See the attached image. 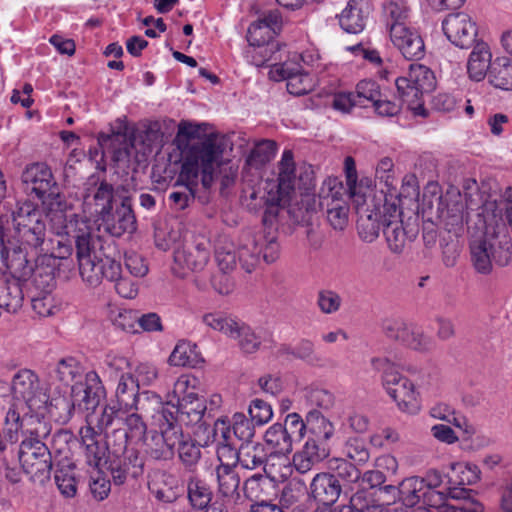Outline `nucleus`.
I'll list each match as a JSON object with an SVG mask.
<instances>
[{
  "label": "nucleus",
  "mask_w": 512,
  "mask_h": 512,
  "mask_svg": "<svg viewBox=\"0 0 512 512\" xmlns=\"http://www.w3.org/2000/svg\"><path fill=\"white\" fill-rule=\"evenodd\" d=\"M225 148V137L211 133L187 149L174 190L168 196L172 209L183 211L194 203L200 172L203 186L210 185L215 166L220 164Z\"/></svg>",
  "instance_id": "nucleus-1"
},
{
  "label": "nucleus",
  "mask_w": 512,
  "mask_h": 512,
  "mask_svg": "<svg viewBox=\"0 0 512 512\" xmlns=\"http://www.w3.org/2000/svg\"><path fill=\"white\" fill-rule=\"evenodd\" d=\"M50 422L37 415H22L23 440L18 458L23 471L32 481L43 482L50 478L53 466L51 452L44 440L50 435Z\"/></svg>",
  "instance_id": "nucleus-2"
},
{
  "label": "nucleus",
  "mask_w": 512,
  "mask_h": 512,
  "mask_svg": "<svg viewBox=\"0 0 512 512\" xmlns=\"http://www.w3.org/2000/svg\"><path fill=\"white\" fill-rule=\"evenodd\" d=\"M484 231L470 241L471 262L477 273L490 274L493 265L506 266L512 259V240L507 225L499 219H485Z\"/></svg>",
  "instance_id": "nucleus-3"
},
{
  "label": "nucleus",
  "mask_w": 512,
  "mask_h": 512,
  "mask_svg": "<svg viewBox=\"0 0 512 512\" xmlns=\"http://www.w3.org/2000/svg\"><path fill=\"white\" fill-rule=\"evenodd\" d=\"M82 280L91 287H97L103 279L114 283L116 292L123 298L132 299L138 294L137 283L122 275L119 261L105 256L100 257L95 250L79 267Z\"/></svg>",
  "instance_id": "nucleus-4"
},
{
  "label": "nucleus",
  "mask_w": 512,
  "mask_h": 512,
  "mask_svg": "<svg viewBox=\"0 0 512 512\" xmlns=\"http://www.w3.org/2000/svg\"><path fill=\"white\" fill-rule=\"evenodd\" d=\"M9 392L13 401L10 408L26 410L22 415H37L47 409L49 394L38 375L31 369L18 370L11 378Z\"/></svg>",
  "instance_id": "nucleus-5"
},
{
  "label": "nucleus",
  "mask_w": 512,
  "mask_h": 512,
  "mask_svg": "<svg viewBox=\"0 0 512 512\" xmlns=\"http://www.w3.org/2000/svg\"><path fill=\"white\" fill-rule=\"evenodd\" d=\"M45 218H48L50 229L56 236H72L75 242L78 266L87 260L96 250L98 238L92 233L87 223L76 214L69 216L61 208H50Z\"/></svg>",
  "instance_id": "nucleus-6"
},
{
  "label": "nucleus",
  "mask_w": 512,
  "mask_h": 512,
  "mask_svg": "<svg viewBox=\"0 0 512 512\" xmlns=\"http://www.w3.org/2000/svg\"><path fill=\"white\" fill-rule=\"evenodd\" d=\"M371 365L375 371L381 373L382 385L398 408L403 412L416 414L421 405L414 384L388 358L374 357Z\"/></svg>",
  "instance_id": "nucleus-7"
},
{
  "label": "nucleus",
  "mask_w": 512,
  "mask_h": 512,
  "mask_svg": "<svg viewBox=\"0 0 512 512\" xmlns=\"http://www.w3.org/2000/svg\"><path fill=\"white\" fill-rule=\"evenodd\" d=\"M14 237L25 249L35 251V254L44 251L46 242L45 216L32 202H18L12 211Z\"/></svg>",
  "instance_id": "nucleus-8"
},
{
  "label": "nucleus",
  "mask_w": 512,
  "mask_h": 512,
  "mask_svg": "<svg viewBox=\"0 0 512 512\" xmlns=\"http://www.w3.org/2000/svg\"><path fill=\"white\" fill-rule=\"evenodd\" d=\"M395 85L399 97L407 103L414 116L425 118L429 115L422 98L424 93L432 91L436 85L431 69L421 64H411L406 76L395 79Z\"/></svg>",
  "instance_id": "nucleus-9"
},
{
  "label": "nucleus",
  "mask_w": 512,
  "mask_h": 512,
  "mask_svg": "<svg viewBox=\"0 0 512 512\" xmlns=\"http://www.w3.org/2000/svg\"><path fill=\"white\" fill-rule=\"evenodd\" d=\"M158 411H169L176 426L191 428L196 436L209 435L213 431L211 426L214 419L204 397L186 396L178 404H173L171 400L166 404L161 402V407L156 409Z\"/></svg>",
  "instance_id": "nucleus-10"
},
{
  "label": "nucleus",
  "mask_w": 512,
  "mask_h": 512,
  "mask_svg": "<svg viewBox=\"0 0 512 512\" xmlns=\"http://www.w3.org/2000/svg\"><path fill=\"white\" fill-rule=\"evenodd\" d=\"M159 431L152 432L146 441V452L155 460L172 459L181 436V428L176 426L169 411H158L150 414Z\"/></svg>",
  "instance_id": "nucleus-11"
},
{
  "label": "nucleus",
  "mask_w": 512,
  "mask_h": 512,
  "mask_svg": "<svg viewBox=\"0 0 512 512\" xmlns=\"http://www.w3.org/2000/svg\"><path fill=\"white\" fill-rule=\"evenodd\" d=\"M277 180L276 183L268 191L265 198V214L264 221L268 217H274L278 213V208L284 206L290 200V195L294 191L296 182V166L294 162V155L291 150H284L281 160L277 165Z\"/></svg>",
  "instance_id": "nucleus-12"
},
{
  "label": "nucleus",
  "mask_w": 512,
  "mask_h": 512,
  "mask_svg": "<svg viewBox=\"0 0 512 512\" xmlns=\"http://www.w3.org/2000/svg\"><path fill=\"white\" fill-rule=\"evenodd\" d=\"M380 214L383 234L390 251L395 254L401 253L407 242H412L417 237V224L407 223L404 226L402 212L395 203H385Z\"/></svg>",
  "instance_id": "nucleus-13"
},
{
  "label": "nucleus",
  "mask_w": 512,
  "mask_h": 512,
  "mask_svg": "<svg viewBox=\"0 0 512 512\" xmlns=\"http://www.w3.org/2000/svg\"><path fill=\"white\" fill-rule=\"evenodd\" d=\"M345 194L346 190L338 178L326 179L319 192V206L334 230L342 231L348 224L349 206L343 198Z\"/></svg>",
  "instance_id": "nucleus-14"
},
{
  "label": "nucleus",
  "mask_w": 512,
  "mask_h": 512,
  "mask_svg": "<svg viewBox=\"0 0 512 512\" xmlns=\"http://www.w3.org/2000/svg\"><path fill=\"white\" fill-rule=\"evenodd\" d=\"M116 381L118 382L115 390L117 404L126 411L135 410L149 415L156 412L157 407H161V398L157 394L149 391L139 392L140 387L134 380L133 374L122 376Z\"/></svg>",
  "instance_id": "nucleus-15"
},
{
  "label": "nucleus",
  "mask_w": 512,
  "mask_h": 512,
  "mask_svg": "<svg viewBox=\"0 0 512 512\" xmlns=\"http://www.w3.org/2000/svg\"><path fill=\"white\" fill-rule=\"evenodd\" d=\"M114 187L97 175L90 176L83 188V212L95 221L117 204Z\"/></svg>",
  "instance_id": "nucleus-16"
},
{
  "label": "nucleus",
  "mask_w": 512,
  "mask_h": 512,
  "mask_svg": "<svg viewBox=\"0 0 512 512\" xmlns=\"http://www.w3.org/2000/svg\"><path fill=\"white\" fill-rule=\"evenodd\" d=\"M95 222L98 223L99 228L112 237L118 238L126 233L132 234L136 230L137 221L130 197H122L119 204H115L111 210Z\"/></svg>",
  "instance_id": "nucleus-17"
},
{
  "label": "nucleus",
  "mask_w": 512,
  "mask_h": 512,
  "mask_svg": "<svg viewBox=\"0 0 512 512\" xmlns=\"http://www.w3.org/2000/svg\"><path fill=\"white\" fill-rule=\"evenodd\" d=\"M210 251V243L204 238L196 241L191 246L177 248L173 255L174 273L180 277H185L189 271H202L209 262Z\"/></svg>",
  "instance_id": "nucleus-18"
},
{
  "label": "nucleus",
  "mask_w": 512,
  "mask_h": 512,
  "mask_svg": "<svg viewBox=\"0 0 512 512\" xmlns=\"http://www.w3.org/2000/svg\"><path fill=\"white\" fill-rule=\"evenodd\" d=\"M442 29L448 40L459 48L468 49L476 41V23L466 13L449 14L442 22Z\"/></svg>",
  "instance_id": "nucleus-19"
},
{
  "label": "nucleus",
  "mask_w": 512,
  "mask_h": 512,
  "mask_svg": "<svg viewBox=\"0 0 512 512\" xmlns=\"http://www.w3.org/2000/svg\"><path fill=\"white\" fill-rule=\"evenodd\" d=\"M465 205L460 195L455 198L439 196L436 198L435 217L437 224L449 233L458 236L464 230Z\"/></svg>",
  "instance_id": "nucleus-20"
},
{
  "label": "nucleus",
  "mask_w": 512,
  "mask_h": 512,
  "mask_svg": "<svg viewBox=\"0 0 512 512\" xmlns=\"http://www.w3.org/2000/svg\"><path fill=\"white\" fill-rule=\"evenodd\" d=\"M105 395V388L99 375L95 371H89L85 375V383H75L71 386L77 409L80 411H94Z\"/></svg>",
  "instance_id": "nucleus-21"
},
{
  "label": "nucleus",
  "mask_w": 512,
  "mask_h": 512,
  "mask_svg": "<svg viewBox=\"0 0 512 512\" xmlns=\"http://www.w3.org/2000/svg\"><path fill=\"white\" fill-rule=\"evenodd\" d=\"M22 181L40 199L59 196L55 191L56 182L52 172L45 163L37 162L28 165L22 173ZM43 202L45 203V200Z\"/></svg>",
  "instance_id": "nucleus-22"
},
{
  "label": "nucleus",
  "mask_w": 512,
  "mask_h": 512,
  "mask_svg": "<svg viewBox=\"0 0 512 512\" xmlns=\"http://www.w3.org/2000/svg\"><path fill=\"white\" fill-rule=\"evenodd\" d=\"M94 419H88V425L80 428L79 434L86 462L90 467L100 469L103 464H107L108 447L105 445L99 432L92 426Z\"/></svg>",
  "instance_id": "nucleus-23"
},
{
  "label": "nucleus",
  "mask_w": 512,
  "mask_h": 512,
  "mask_svg": "<svg viewBox=\"0 0 512 512\" xmlns=\"http://www.w3.org/2000/svg\"><path fill=\"white\" fill-rule=\"evenodd\" d=\"M148 490L163 503H172L183 493L178 477L163 470H155L149 474Z\"/></svg>",
  "instance_id": "nucleus-24"
},
{
  "label": "nucleus",
  "mask_w": 512,
  "mask_h": 512,
  "mask_svg": "<svg viewBox=\"0 0 512 512\" xmlns=\"http://www.w3.org/2000/svg\"><path fill=\"white\" fill-rule=\"evenodd\" d=\"M390 39L407 60H419L425 55L423 39L417 31L407 26H394Z\"/></svg>",
  "instance_id": "nucleus-25"
},
{
  "label": "nucleus",
  "mask_w": 512,
  "mask_h": 512,
  "mask_svg": "<svg viewBox=\"0 0 512 512\" xmlns=\"http://www.w3.org/2000/svg\"><path fill=\"white\" fill-rule=\"evenodd\" d=\"M341 492V484L334 479V476L331 473L321 472L313 477L308 493L311 498L321 503L320 506L332 508Z\"/></svg>",
  "instance_id": "nucleus-26"
},
{
  "label": "nucleus",
  "mask_w": 512,
  "mask_h": 512,
  "mask_svg": "<svg viewBox=\"0 0 512 512\" xmlns=\"http://www.w3.org/2000/svg\"><path fill=\"white\" fill-rule=\"evenodd\" d=\"M328 454L329 449L327 444L307 440L302 450L293 456V465L299 473L305 474L310 471L314 465L325 459Z\"/></svg>",
  "instance_id": "nucleus-27"
},
{
  "label": "nucleus",
  "mask_w": 512,
  "mask_h": 512,
  "mask_svg": "<svg viewBox=\"0 0 512 512\" xmlns=\"http://www.w3.org/2000/svg\"><path fill=\"white\" fill-rule=\"evenodd\" d=\"M329 468L332 476L341 484V488L353 491L360 486L361 471L357 464H354L344 458H333L329 461Z\"/></svg>",
  "instance_id": "nucleus-28"
},
{
  "label": "nucleus",
  "mask_w": 512,
  "mask_h": 512,
  "mask_svg": "<svg viewBox=\"0 0 512 512\" xmlns=\"http://www.w3.org/2000/svg\"><path fill=\"white\" fill-rule=\"evenodd\" d=\"M367 18L362 1L350 0L339 16V24L345 32L358 34L364 30Z\"/></svg>",
  "instance_id": "nucleus-29"
},
{
  "label": "nucleus",
  "mask_w": 512,
  "mask_h": 512,
  "mask_svg": "<svg viewBox=\"0 0 512 512\" xmlns=\"http://www.w3.org/2000/svg\"><path fill=\"white\" fill-rule=\"evenodd\" d=\"M262 240H264L263 234L247 235L238 247L239 262L247 272H251L261 260Z\"/></svg>",
  "instance_id": "nucleus-30"
},
{
  "label": "nucleus",
  "mask_w": 512,
  "mask_h": 512,
  "mask_svg": "<svg viewBox=\"0 0 512 512\" xmlns=\"http://www.w3.org/2000/svg\"><path fill=\"white\" fill-rule=\"evenodd\" d=\"M491 64V53L487 44L477 43L470 53L467 63L469 77L475 81H481L488 74Z\"/></svg>",
  "instance_id": "nucleus-31"
},
{
  "label": "nucleus",
  "mask_w": 512,
  "mask_h": 512,
  "mask_svg": "<svg viewBox=\"0 0 512 512\" xmlns=\"http://www.w3.org/2000/svg\"><path fill=\"white\" fill-rule=\"evenodd\" d=\"M0 265L20 274L22 277L28 276L33 271L32 263L27 259V254L22 250L14 251L12 257L9 256L7 247L3 239V228L0 226Z\"/></svg>",
  "instance_id": "nucleus-32"
},
{
  "label": "nucleus",
  "mask_w": 512,
  "mask_h": 512,
  "mask_svg": "<svg viewBox=\"0 0 512 512\" xmlns=\"http://www.w3.org/2000/svg\"><path fill=\"white\" fill-rule=\"evenodd\" d=\"M268 453L259 442L242 443L238 448V463L245 469L254 470L263 467Z\"/></svg>",
  "instance_id": "nucleus-33"
},
{
  "label": "nucleus",
  "mask_w": 512,
  "mask_h": 512,
  "mask_svg": "<svg viewBox=\"0 0 512 512\" xmlns=\"http://www.w3.org/2000/svg\"><path fill=\"white\" fill-rule=\"evenodd\" d=\"M307 429L310 436L307 440H314L316 443H325L333 436L334 426L319 411L311 410L306 416Z\"/></svg>",
  "instance_id": "nucleus-34"
},
{
  "label": "nucleus",
  "mask_w": 512,
  "mask_h": 512,
  "mask_svg": "<svg viewBox=\"0 0 512 512\" xmlns=\"http://www.w3.org/2000/svg\"><path fill=\"white\" fill-rule=\"evenodd\" d=\"M83 374V367L74 357L62 358L57 362L50 375L53 379L69 386L77 382Z\"/></svg>",
  "instance_id": "nucleus-35"
},
{
  "label": "nucleus",
  "mask_w": 512,
  "mask_h": 512,
  "mask_svg": "<svg viewBox=\"0 0 512 512\" xmlns=\"http://www.w3.org/2000/svg\"><path fill=\"white\" fill-rule=\"evenodd\" d=\"M187 496L194 509L203 510L212 500V491L205 481L190 475L187 480Z\"/></svg>",
  "instance_id": "nucleus-36"
},
{
  "label": "nucleus",
  "mask_w": 512,
  "mask_h": 512,
  "mask_svg": "<svg viewBox=\"0 0 512 512\" xmlns=\"http://www.w3.org/2000/svg\"><path fill=\"white\" fill-rule=\"evenodd\" d=\"M488 78L494 87L512 90V60L506 57L495 59L488 72Z\"/></svg>",
  "instance_id": "nucleus-37"
},
{
  "label": "nucleus",
  "mask_w": 512,
  "mask_h": 512,
  "mask_svg": "<svg viewBox=\"0 0 512 512\" xmlns=\"http://www.w3.org/2000/svg\"><path fill=\"white\" fill-rule=\"evenodd\" d=\"M218 482V492L225 498H239L238 488L240 478L228 464L218 465L215 469Z\"/></svg>",
  "instance_id": "nucleus-38"
},
{
  "label": "nucleus",
  "mask_w": 512,
  "mask_h": 512,
  "mask_svg": "<svg viewBox=\"0 0 512 512\" xmlns=\"http://www.w3.org/2000/svg\"><path fill=\"white\" fill-rule=\"evenodd\" d=\"M264 440L272 454L286 455L292 451L293 443L281 423L270 426L264 434Z\"/></svg>",
  "instance_id": "nucleus-39"
},
{
  "label": "nucleus",
  "mask_w": 512,
  "mask_h": 512,
  "mask_svg": "<svg viewBox=\"0 0 512 512\" xmlns=\"http://www.w3.org/2000/svg\"><path fill=\"white\" fill-rule=\"evenodd\" d=\"M276 151L277 146L274 141L261 140L251 149L246 159V166L250 169L259 170L274 158Z\"/></svg>",
  "instance_id": "nucleus-40"
},
{
  "label": "nucleus",
  "mask_w": 512,
  "mask_h": 512,
  "mask_svg": "<svg viewBox=\"0 0 512 512\" xmlns=\"http://www.w3.org/2000/svg\"><path fill=\"white\" fill-rule=\"evenodd\" d=\"M425 483L420 477L413 476L404 479L399 485V500L406 507H414L423 498Z\"/></svg>",
  "instance_id": "nucleus-41"
},
{
  "label": "nucleus",
  "mask_w": 512,
  "mask_h": 512,
  "mask_svg": "<svg viewBox=\"0 0 512 512\" xmlns=\"http://www.w3.org/2000/svg\"><path fill=\"white\" fill-rule=\"evenodd\" d=\"M128 412L120 406L117 408L116 406L106 405L100 414L87 415L86 421L88 422V419L93 418L92 426L101 434L112 426L120 425L124 419V414Z\"/></svg>",
  "instance_id": "nucleus-42"
},
{
  "label": "nucleus",
  "mask_w": 512,
  "mask_h": 512,
  "mask_svg": "<svg viewBox=\"0 0 512 512\" xmlns=\"http://www.w3.org/2000/svg\"><path fill=\"white\" fill-rule=\"evenodd\" d=\"M23 302V294L20 285L15 281L0 283V308L8 313L17 312Z\"/></svg>",
  "instance_id": "nucleus-43"
},
{
  "label": "nucleus",
  "mask_w": 512,
  "mask_h": 512,
  "mask_svg": "<svg viewBox=\"0 0 512 512\" xmlns=\"http://www.w3.org/2000/svg\"><path fill=\"white\" fill-rule=\"evenodd\" d=\"M176 447L182 464L189 470H192L201 458L200 445L189 435H184L181 429V436Z\"/></svg>",
  "instance_id": "nucleus-44"
},
{
  "label": "nucleus",
  "mask_w": 512,
  "mask_h": 512,
  "mask_svg": "<svg viewBox=\"0 0 512 512\" xmlns=\"http://www.w3.org/2000/svg\"><path fill=\"white\" fill-rule=\"evenodd\" d=\"M307 492L306 484L303 480L292 478L282 488L279 494L280 507H297Z\"/></svg>",
  "instance_id": "nucleus-45"
},
{
  "label": "nucleus",
  "mask_w": 512,
  "mask_h": 512,
  "mask_svg": "<svg viewBox=\"0 0 512 512\" xmlns=\"http://www.w3.org/2000/svg\"><path fill=\"white\" fill-rule=\"evenodd\" d=\"M21 428V412L15 408H9L6 413L3 432L0 434V452L4 451L8 444H14L18 440V433Z\"/></svg>",
  "instance_id": "nucleus-46"
},
{
  "label": "nucleus",
  "mask_w": 512,
  "mask_h": 512,
  "mask_svg": "<svg viewBox=\"0 0 512 512\" xmlns=\"http://www.w3.org/2000/svg\"><path fill=\"white\" fill-rule=\"evenodd\" d=\"M230 338L238 341V345L245 353L256 352L261 345V338L256 332L244 322L238 321Z\"/></svg>",
  "instance_id": "nucleus-47"
},
{
  "label": "nucleus",
  "mask_w": 512,
  "mask_h": 512,
  "mask_svg": "<svg viewBox=\"0 0 512 512\" xmlns=\"http://www.w3.org/2000/svg\"><path fill=\"white\" fill-rule=\"evenodd\" d=\"M221 438L222 440L219 441L217 447L219 465L228 464L231 468L235 469V465L238 463V449L235 447L229 427L223 428Z\"/></svg>",
  "instance_id": "nucleus-48"
},
{
  "label": "nucleus",
  "mask_w": 512,
  "mask_h": 512,
  "mask_svg": "<svg viewBox=\"0 0 512 512\" xmlns=\"http://www.w3.org/2000/svg\"><path fill=\"white\" fill-rule=\"evenodd\" d=\"M74 464L67 463L66 466H61L60 462L57 464L55 471V483L60 493L68 498L74 497L77 491L76 480L73 474Z\"/></svg>",
  "instance_id": "nucleus-49"
},
{
  "label": "nucleus",
  "mask_w": 512,
  "mask_h": 512,
  "mask_svg": "<svg viewBox=\"0 0 512 512\" xmlns=\"http://www.w3.org/2000/svg\"><path fill=\"white\" fill-rule=\"evenodd\" d=\"M293 356L319 368L328 366L330 362L327 358L315 353L313 342L307 339H302L296 344L293 349Z\"/></svg>",
  "instance_id": "nucleus-50"
},
{
  "label": "nucleus",
  "mask_w": 512,
  "mask_h": 512,
  "mask_svg": "<svg viewBox=\"0 0 512 512\" xmlns=\"http://www.w3.org/2000/svg\"><path fill=\"white\" fill-rule=\"evenodd\" d=\"M408 6L404 0H389L384 4V13L387 17V26L391 33L396 25L406 26L405 21L408 18Z\"/></svg>",
  "instance_id": "nucleus-51"
},
{
  "label": "nucleus",
  "mask_w": 512,
  "mask_h": 512,
  "mask_svg": "<svg viewBox=\"0 0 512 512\" xmlns=\"http://www.w3.org/2000/svg\"><path fill=\"white\" fill-rule=\"evenodd\" d=\"M195 345L190 342L181 341L179 342L169 357V363L172 366H195L197 363V353L195 351Z\"/></svg>",
  "instance_id": "nucleus-52"
},
{
  "label": "nucleus",
  "mask_w": 512,
  "mask_h": 512,
  "mask_svg": "<svg viewBox=\"0 0 512 512\" xmlns=\"http://www.w3.org/2000/svg\"><path fill=\"white\" fill-rule=\"evenodd\" d=\"M146 416L144 413H130L124 414V419L120 423L123 427H120L130 437V441H141L145 438L147 432V425L143 421V417Z\"/></svg>",
  "instance_id": "nucleus-53"
},
{
  "label": "nucleus",
  "mask_w": 512,
  "mask_h": 512,
  "mask_svg": "<svg viewBox=\"0 0 512 512\" xmlns=\"http://www.w3.org/2000/svg\"><path fill=\"white\" fill-rule=\"evenodd\" d=\"M77 409L76 403L71 396L70 399L65 397L50 399L47 409L42 411L41 417L44 419V412H49L52 416H56L62 421H68L72 418L74 411Z\"/></svg>",
  "instance_id": "nucleus-54"
},
{
  "label": "nucleus",
  "mask_w": 512,
  "mask_h": 512,
  "mask_svg": "<svg viewBox=\"0 0 512 512\" xmlns=\"http://www.w3.org/2000/svg\"><path fill=\"white\" fill-rule=\"evenodd\" d=\"M255 424L243 413H235L232 417L231 436L242 443L252 442L255 435Z\"/></svg>",
  "instance_id": "nucleus-55"
},
{
  "label": "nucleus",
  "mask_w": 512,
  "mask_h": 512,
  "mask_svg": "<svg viewBox=\"0 0 512 512\" xmlns=\"http://www.w3.org/2000/svg\"><path fill=\"white\" fill-rule=\"evenodd\" d=\"M344 454L357 465L365 464L370 458L365 440L359 437H351L346 441Z\"/></svg>",
  "instance_id": "nucleus-56"
},
{
  "label": "nucleus",
  "mask_w": 512,
  "mask_h": 512,
  "mask_svg": "<svg viewBox=\"0 0 512 512\" xmlns=\"http://www.w3.org/2000/svg\"><path fill=\"white\" fill-rule=\"evenodd\" d=\"M202 321L205 325L212 328L213 330L222 332L223 334L230 337L234 331L237 320L232 317L226 316L220 312L207 313L203 315Z\"/></svg>",
  "instance_id": "nucleus-57"
},
{
  "label": "nucleus",
  "mask_w": 512,
  "mask_h": 512,
  "mask_svg": "<svg viewBox=\"0 0 512 512\" xmlns=\"http://www.w3.org/2000/svg\"><path fill=\"white\" fill-rule=\"evenodd\" d=\"M106 373L111 380H118L122 376H129L132 374L131 364L124 356L108 354L105 359Z\"/></svg>",
  "instance_id": "nucleus-58"
},
{
  "label": "nucleus",
  "mask_w": 512,
  "mask_h": 512,
  "mask_svg": "<svg viewBox=\"0 0 512 512\" xmlns=\"http://www.w3.org/2000/svg\"><path fill=\"white\" fill-rule=\"evenodd\" d=\"M108 457L120 460L121 468L128 470L127 472L132 478H137L143 473L144 460L139 451L133 448L119 456L112 455Z\"/></svg>",
  "instance_id": "nucleus-59"
},
{
  "label": "nucleus",
  "mask_w": 512,
  "mask_h": 512,
  "mask_svg": "<svg viewBox=\"0 0 512 512\" xmlns=\"http://www.w3.org/2000/svg\"><path fill=\"white\" fill-rule=\"evenodd\" d=\"M303 397L310 406L329 409L334 403V396L326 389L310 386L303 390Z\"/></svg>",
  "instance_id": "nucleus-60"
},
{
  "label": "nucleus",
  "mask_w": 512,
  "mask_h": 512,
  "mask_svg": "<svg viewBox=\"0 0 512 512\" xmlns=\"http://www.w3.org/2000/svg\"><path fill=\"white\" fill-rule=\"evenodd\" d=\"M106 439L104 443L108 447L109 456H119L130 450L128 449L130 437L127 435V432L120 427L113 428L112 431L107 434Z\"/></svg>",
  "instance_id": "nucleus-61"
},
{
  "label": "nucleus",
  "mask_w": 512,
  "mask_h": 512,
  "mask_svg": "<svg viewBox=\"0 0 512 512\" xmlns=\"http://www.w3.org/2000/svg\"><path fill=\"white\" fill-rule=\"evenodd\" d=\"M275 34L270 31L268 26L260 20H256L250 24L247 31V41L250 46H263L271 44L270 40Z\"/></svg>",
  "instance_id": "nucleus-62"
},
{
  "label": "nucleus",
  "mask_w": 512,
  "mask_h": 512,
  "mask_svg": "<svg viewBox=\"0 0 512 512\" xmlns=\"http://www.w3.org/2000/svg\"><path fill=\"white\" fill-rule=\"evenodd\" d=\"M451 469L457 473V479L450 480L457 485H472L480 479V469L475 464L453 463Z\"/></svg>",
  "instance_id": "nucleus-63"
},
{
  "label": "nucleus",
  "mask_w": 512,
  "mask_h": 512,
  "mask_svg": "<svg viewBox=\"0 0 512 512\" xmlns=\"http://www.w3.org/2000/svg\"><path fill=\"white\" fill-rule=\"evenodd\" d=\"M354 95L357 101H363L361 106L365 107V102H371L373 105L382 94L377 82L364 79L357 84Z\"/></svg>",
  "instance_id": "nucleus-64"
}]
</instances>
